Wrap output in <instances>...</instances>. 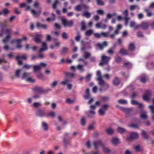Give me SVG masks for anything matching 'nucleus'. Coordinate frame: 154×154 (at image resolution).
<instances>
[{
  "label": "nucleus",
  "instance_id": "6e6552de",
  "mask_svg": "<svg viewBox=\"0 0 154 154\" xmlns=\"http://www.w3.org/2000/svg\"><path fill=\"white\" fill-rule=\"evenodd\" d=\"M140 118L143 120H146L147 119L148 116L146 111L142 110L140 112Z\"/></svg>",
  "mask_w": 154,
  "mask_h": 154
},
{
  "label": "nucleus",
  "instance_id": "c03bdc74",
  "mask_svg": "<svg viewBox=\"0 0 154 154\" xmlns=\"http://www.w3.org/2000/svg\"><path fill=\"white\" fill-rule=\"evenodd\" d=\"M134 149L136 152H139L141 150L140 147L139 145H137L135 146H134Z\"/></svg>",
  "mask_w": 154,
  "mask_h": 154
},
{
  "label": "nucleus",
  "instance_id": "ea45409f",
  "mask_svg": "<svg viewBox=\"0 0 154 154\" xmlns=\"http://www.w3.org/2000/svg\"><path fill=\"white\" fill-rule=\"evenodd\" d=\"M128 48L129 50L131 51H133L134 50L135 47L134 43H131L128 46Z\"/></svg>",
  "mask_w": 154,
  "mask_h": 154
},
{
  "label": "nucleus",
  "instance_id": "a211bd4d",
  "mask_svg": "<svg viewBox=\"0 0 154 154\" xmlns=\"http://www.w3.org/2000/svg\"><path fill=\"white\" fill-rule=\"evenodd\" d=\"M148 79V77L144 74L142 75L140 78V81L142 82H146Z\"/></svg>",
  "mask_w": 154,
  "mask_h": 154
},
{
  "label": "nucleus",
  "instance_id": "4be33fe9",
  "mask_svg": "<svg viewBox=\"0 0 154 154\" xmlns=\"http://www.w3.org/2000/svg\"><path fill=\"white\" fill-rule=\"evenodd\" d=\"M85 95L84 96V98L85 99H88L90 98V94L89 89L87 88L85 92Z\"/></svg>",
  "mask_w": 154,
  "mask_h": 154
},
{
  "label": "nucleus",
  "instance_id": "c756f323",
  "mask_svg": "<svg viewBox=\"0 0 154 154\" xmlns=\"http://www.w3.org/2000/svg\"><path fill=\"white\" fill-rule=\"evenodd\" d=\"M2 14L4 16H6L10 13V10L7 8H4L2 10Z\"/></svg>",
  "mask_w": 154,
  "mask_h": 154
},
{
  "label": "nucleus",
  "instance_id": "0e129e2a",
  "mask_svg": "<svg viewBox=\"0 0 154 154\" xmlns=\"http://www.w3.org/2000/svg\"><path fill=\"white\" fill-rule=\"evenodd\" d=\"M91 54L88 52H86L85 53V59H87L89 58L91 56Z\"/></svg>",
  "mask_w": 154,
  "mask_h": 154
},
{
  "label": "nucleus",
  "instance_id": "b1692460",
  "mask_svg": "<svg viewBox=\"0 0 154 154\" xmlns=\"http://www.w3.org/2000/svg\"><path fill=\"white\" fill-rule=\"evenodd\" d=\"M142 136L145 139L147 140L149 138V136L147 133L144 130H142L141 132Z\"/></svg>",
  "mask_w": 154,
  "mask_h": 154
},
{
  "label": "nucleus",
  "instance_id": "338daca9",
  "mask_svg": "<svg viewBox=\"0 0 154 154\" xmlns=\"http://www.w3.org/2000/svg\"><path fill=\"white\" fill-rule=\"evenodd\" d=\"M42 47L45 48V49L47 50L48 47L47 43L45 42H43L42 44Z\"/></svg>",
  "mask_w": 154,
  "mask_h": 154
},
{
  "label": "nucleus",
  "instance_id": "3c124183",
  "mask_svg": "<svg viewBox=\"0 0 154 154\" xmlns=\"http://www.w3.org/2000/svg\"><path fill=\"white\" fill-rule=\"evenodd\" d=\"M136 8L138 10L140 9V8L137 5H132L130 6V9L131 11H133Z\"/></svg>",
  "mask_w": 154,
  "mask_h": 154
},
{
  "label": "nucleus",
  "instance_id": "864d4df0",
  "mask_svg": "<svg viewBox=\"0 0 154 154\" xmlns=\"http://www.w3.org/2000/svg\"><path fill=\"white\" fill-rule=\"evenodd\" d=\"M118 102L121 104H125L127 103V101L126 100L121 99L118 100Z\"/></svg>",
  "mask_w": 154,
  "mask_h": 154
},
{
  "label": "nucleus",
  "instance_id": "7c9ffc66",
  "mask_svg": "<svg viewBox=\"0 0 154 154\" xmlns=\"http://www.w3.org/2000/svg\"><path fill=\"white\" fill-rule=\"evenodd\" d=\"M10 38L11 35H8L5 38L2 39L3 42L5 43H7Z\"/></svg>",
  "mask_w": 154,
  "mask_h": 154
},
{
  "label": "nucleus",
  "instance_id": "39448f33",
  "mask_svg": "<svg viewBox=\"0 0 154 154\" xmlns=\"http://www.w3.org/2000/svg\"><path fill=\"white\" fill-rule=\"evenodd\" d=\"M139 134L137 132H133L129 136L127 137L126 140L130 141L132 140H135L138 139Z\"/></svg>",
  "mask_w": 154,
  "mask_h": 154
},
{
  "label": "nucleus",
  "instance_id": "6ab92c4d",
  "mask_svg": "<svg viewBox=\"0 0 154 154\" xmlns=\"http://www.w3.org/2000/svg\"><path fill=\"white\" fill-rule=\"evenodd\" d=\"M43 37V35L42 34L36 35L35 37V41L37 43L41 42V39Z\"/></svg>",
  "mask_w": 154,
  "mask_h": 154
},
{
  "label": "nucleus",
  "instance_id": "2eb2a0df",
  "mask_svg": "<svg viewBox=\"0 0 154 154\" xmlns=\"http://www.w3.org/2000/svg\"><path fill=\"white\" fill-rule=\"evenodd\" d=\"M105 90L106 89L102 88L101 87H93L92 89V91L94 93H96L97 91L101 92Z\"/></svg>",
  "mask_w": 154,
  "mask_h": 154
},
{
  "label": "nucleus",
  "instance_id": "423d86ee",
  "mask_svg": "<svg viewBox=\"0 0 154 154\" xmlns=\"http://www.w3.org/2000/svg\"><path fill=\"white\" fill-rule=\"evenodd\" d=\"M27 59L26 55L23 54L22 55H18L16 57V59L17 60L18 64L19 65H22V62L21 60H26Z\"/></svg>",
  "mask_w": 154,
  "mask_h": 154
},
{
  "label": "nucleus",
  "instance_id": "dca6fc26",
  "mask_svg": "<svg viewBox=\"0 0 154 154\" xmlns=\"http://www.w3.org/2000/svg\"><path fill=\"white\" fill-rule=\"evenodd\" d=\"M120 82V79L117 77H115L112 80V83L115 86H118Z\"/></svg>",
  "mask_w": 154,
  "mask_h": 154
},
{
  "label": "nucleus",
  "instance_id": "4d7b16f0",
  "mask_svg": "<svg viewBox=\"0 0 154 154\" xmlns=\"http://www.w3.org/2000/svg\"><path fill=\"white\" fill-rule=\"evenodd\" d=\"M128 126L131 128L139 129V126L137 124H136L129 125H128Z\"/></svg>",
  "mask_w": 154,
  "mask_h": 154
},
{
  "label": "nucleus",
  "instance_id": "69168bd1",
  "mask_svg": "<svg viewBox=\"0 0 154 154\" xmlns=\"http://www.w3.org/2000/svg\"><path fill=\"white\" fill-rule=\"evenodd\" d=\"M21 70H17L16 71L15 73V76L19 78V77L20 74L21 72Z\"/></svg>",
  "mask_w": 154,
  "mask_h": 154
},
{
  "label": "nucleus",
  "instance_id": "2f4dec72",
  "mask_svg": "<svg viewBox=\"0 0 154 154\" xmlns=\"http://www.w3.org/2000/svg\"><path fill=\"white\" fill-rule=\"evenodd\" d=\"M133 108H127L125 113L126 114H130L133 112Z\"/></svg>",
  "mask_w": 154,
  "mask_h": 154
},
{
  "label": "nucleus",
  "instance_id": "c85d7f7f",
  "mask_svg": "<svg viewBox=\"0 0 154 154\" xmlns=\"http://www.w3.org/2000/svg\"><path fill=\"white\" fill-rule=\"evenodd\" d=\"M103 147V150L104 152L106 153H109L110 152V149L107 147H106L104 146V145Z\"/></svg>",
  "mask_w": 154,
  "mask_h": 154
},
{
  "label": "nucleus",
  "instance_id": "c9c22d12",
  "mask_svg": "<svg viewBox=\"0 0 154 154\" xmlns=\"http://www.w3.org/2000/svg\"><path fill=\"white\" fill-rule=\"evenodd\" d=\"M93 30L92 29H90L86 31L85 33V34L86 36H90L93 33Z\"/></svg>",
  "mask_w": 154,
  "mask_h": 154
},
{
  "label": "nucleus",
  "instance_id": "f8f14e48",
  "mask_svg": "<svg viewBox=\"0 0 154 154\" xmlns=\"http://www.w3.org/2000/svg\"><path fill=\"white\" fill-rule=\"evenodd\" d=\"M1 33H0V35L3 36L4 34L9 35L11 33V30L8 29H4L3 28H2L1 29Z\"/></svg>",
  "mask_w": 154,
  "mask_h": 154
},
{
  "label": "nucleus",
  "instance_id": "8fccbe9b",
  "mask_svg": "<svg viewBox=\"0 0 154 154\" xmlns=\"http://www.w3.org/2000/svg\"><path fill=\"white\" fill-rule=\"evenodd\" d=\"M59 82L58 80H55L53 81L51 85L53 87L58 85V84Z\"/></svg>",
  "mask_w": 154,
  "mask_h": 154
},
{
  "label": "nucleus",
  "instance_id": "13d9d810",
  "mask_svg": "<svg viewBox=\"0 0 154 154\" xmlns=\"http://www.w3.org/2000/svg\"><path fill=\"white\" fill-rule=\"evenodd\" d=\"M109 106V105H108L106 104L103 105L100 108L106 111L107 109Z\"/></svg>",
  "mask_w": 154,
  "mask_h": 154
},
{
  "label": "nucleus",
  "instance_id": "49530a36",
  "mask_svg": "<svg viewBox=\"0 0 154 154\" xmlns=\"http://www.w3.org/2000/svg\"><path fill=\"white\" fill-rule=\"evenodd\" d=\"M30 75V73L25 72L24 73L22 77V79H24L26 78L27 77L29 76Z\"/></svg>",
  "mask_w": 154,
  "mask_h": 154
},
{
  "label": "nucleus",
  "instance_id": "bf43d9fd",
  "mask_svg": "<svg viewBox=\"0 0 154 154\" xmlns=\"http://www.w3.org/2000/svg\"><path fill=\"white\" fill-rule=\"evenodd\" d=\"M77 36L75 38V39L77 41H79L81 38V36L80 34V32H77Z\"/></svg>",
  "mask_w": 154,
  "mask_h": 154
},
{
  "label": "nucleus",
  "instance_id": "e2e57ef3",
  "mask_svg": "<svg viewBox=\"0 0 154 154\" xmlns=\"http://www.w3.org/2000/svg\"><path fill=\"white\" fill-rule=\"evenodd\" d=\"M94 36L97 38H99L101 37V33H94Z\"/></svg>",
  "mask_w": 154,
  "mask_h": 154
},
{
  "label": "nucleus",
  "instance_id": "72a5a7b5",
  "mask_svg": "<svg viewBox=\"0 0 154 154\" xmlns=\"http://www.w3.org/2000/svg\"><path fill=\"white\" fill-rule=\"evenodd\" d=\"M82 15L85 17L86 18H88L91 17V13L87 11H85L82 14Z\"/></svg>",
  "mask_w": 154,
  "mask_h": 154
},
{
  "label": "nucleus",
  "instance_id": "1a4fd4ad",
  "mask_svg": "<svg viewBox=\"0 0 154 154\" xmlns=\"http://www.w3.org/2000/svg\"><path fill=\"white\" fill-rule=\"evenodd\" d=\"M36 116L39 117H42L44 116H46V114L44 110L39 109L37 110L35 112Z\"/></svg>",
  "mask_w": 154,
  "mask_h": 154
},
{
  "label": "nucleus",
  "instance_id": "79ce46f5",
  "mask_svg": "<svg viewBox=\"0 0 154 154\" xmlns=\"http://www.w3.org/2000/svg\"><path fill=\"white\" fill-rule=\"evenodd\" d=\"M82 4H79L76 6L75 8V10L77 11H80L82 9Z\"/></svg>",
  "mask_w": 154,
  "mask_h": 154
},
{
  "label": "nucleus",
  "instance_id": "cd10ccee",
  "mask_svg": "<svg viewBox=\"0 0 154 154\" xmlns=\"http://www.w3.org/2000/svg\"><path fill=\"white\" fill-rule=\"evenodd\" d=\"M106 131L107 134L109 135L112 134L114 132L113 129L111 128H109L106 129Z\"/></svg>",
  "mask_w": 154,
  "mask_h": 154
},
{
  "label": "nucleus",
  "instance_id": "774afa93",
  "mask_svg": "<svg viewBox=\"0 0 154 154\" xmlns=\"http://www.w3.org/2000/svg\"><path fill=\"white\" fill-rule=\"evenodd\" d=\"M131 103L133 105H137L139 103V102L137 101L134 100H132L131 101Z\"/></svg>",
  "mask_w": 154,
  "mask_h": 154
},
{
  "label": "nucleus",
  "instance_id": "f704fd0d",
  "mask_svg": "<svg viewBox=\"0 0 154 154\" xmlns=\"http://www.w3.org/2000/svg\"><path fill=\"white\" fill-rule=\"evenodd\" d=\"M76 68L81 72H83L85 71L83 65H79L76 66Z\"/></svg>",
  "mask_w": 154,
  "mask_h": 154
},
{
  "label": "nucleus",
  "instance_id": "7ed1b4c3",
  "mask_svg": "<svg viewBox=\"0 0 154 154\" xmlns=\"http://www.w3.org/2000/svg\"><path fill=\"white\" fill-rule=\"evenodd\" d=\"M47 64L43 63H41L38 64L34 65H33L32 67L33 70L34 72H37L39 71L41 68L45 67Z\"/></svg>",
  "mask_w": 154,
  "mask_h": 154
},
{
  "label": "nucleus",
  "instance_id": "09e8293b",
  "mask_svg": "<svg viewBox=\"0 0 154 154\" xmlns=\"http://www.w3.org/2000/svg\"><path fill=\"white\" fill-rule=\"evenodd\" d=\"M52 15L53 16V17L52 18H48L47 19V20L48 22H50V21H54L55 20V15L53 14H52Z\"/></svg>",
  "mask_w": 154,
  "mask_h": 154
},
{
  "label": "nucleus",
  "instance_id": "a18cd8bd",
  "mask_svg": "<svg viewBox=\"0 0 154 154\" xmlns=\"http://www.w3.org/2000/svg\"><path fill=\"white\" fill-rule=\"evenodd\" d=\"M97 5L99 6H103L104 5V3L102 0H96Z\"/></svg>",
  "mask_w": 154,
  "mask_h": 154
},
{
  "label": "nucleus",
  "instance_id": "a19ab883",
  "mask_svg": "<svg viewBox=\"0 0 154 154\" xmlns=\"http://www.w3.org/2000/svg\"><path fill=\"white\" fill-rule=\"evenodd\" d=\"M99 114L101 116H104L105 115V111L100 108L98 110Z\"/></svg>",
  "mask_w": 154,
  "mask_h": 154
},
{
  "label": "nucleus",
  "instance_id": "ddd939ff",
  "mask_svg": "<svg viewBox=\"0 0 154 154\" xmlns=\"http://www.w3.org/2000/svg\"><path fill=\"white\" fill-rule=\"evenodd\" d=\"M97 80L98 82V84L101 86H108L107 83L101 78H97Z\"/></svg>",
  "mask_w": 154,
  "mask_h": 154
},
{
  "label": "nucleus",
  "instance_id": "e433bc0d",
  "mask_svg": "<svg viewBox=\"0 0 154 154\" xmlns=\"http://www.w3.org/2000/svg\"><path fill=\"white\" fill-rule=\"evenodd\" d=\"M81 24V30H85L86 27L85 21H82Z\"/></svg>",
  "mask_w": 154,
  "mask_h": 154
},
{
  "label": "nucleus",
  "instance_id": "37998d69",
  "mask_svg": "<svg viewBox=\"0 0 154 154\" xmlns=\"http://www.w3.org/2000/svg\"><path fill=\"white\" fill-rule=\"evenodd\" d=\"M67 51V48L66 47H64L60 50V53L61 55H64L66 53Z\"/></svg>",
  "mask_w": 154,
  "mask_h": 154
},
{
  "label": "nucleus",
  "instance_id": "aec40b11",
  "mask_svg": "<svg viewBox=\"0 0 154 154\" xmlns=\"http://www.w3.org/2000/svg\"><path fill=\"white\" fill-rule=\"evenodd\" d=\"M41 127L45 131H47L49 129L48 124L45 122H42L41 124Z\"/></svg>",
  "mask_w": 154,
  "mask_h": 154
},
{
  "label": "nucleus",
  "instance_id": "5fc2aeb1",
  "mask_svg": "<svg viewBox=\"0 0 154 154\" xmlns=\"http://www.w3.org/2000/svg\"><path fill=\"white\" fill-rule=\"evenodd\" d=\"M62 23L63 25L65 27H66L67 25V20L64 18H63L62 19Z\"/></svg>",
  "mask_w": 154,
  "mask_h": 154
},
{
  "label": "nucleus",
  "instance_id": "9b49d317",
  "mask_svg": "<svg viewBox=\"0 0 154 154\" xmlns=\"http://www.w3.org/2000/svg\"><path fill=\"white\" fill-rule=\"evenodd\" d=\"M27 38L26 36H24L22 39H18L13 40L11 42V43H15L18 44L20 43L23 40H27Z\"/></svg>",
  "mask_w": 154,
  "mask_h": 154
},
{
  "label": "nucleus",
  "instance_id": "58836bf2",
  "mask_svg": "<svg viewBox=\"0 0 154 154\" xmlns=\"http://www.w3.org/2000/svg\"><path fill=\"white\" fill-rule=\"evenodd\" d=\"M115 60L116 63H119L121 62L122 61V58L120 57L117 55L115 58Z\"/></svg>",
  "mask_w": 154,
  "mask_h": 154
},
{
  "label": "nucleus",
  "instance_id": "603ef678",
  "mask_svg": "<svg viewBox=\"0 0 154 154\" xmlns=\"http://www.w3.org/2000/svg\"><path fill=\"white\" fill-rule=\"evenodd\" d=\"M124 65L126 67L128 68H131L132 66V64L129 62L124 63Z\"/></svg>",
  "mask_w": 154,
  "mask_h": 154
},
{
  "label": "nucleus",
  "instance_id": "9d476101",
  "mask_svg": "<svg viewBox=\"0 0 154 154\" xmlns=\"http://www.w3.org/2000/svg\"><path fill=\"white\" fill-rule=\"evenodd\" d=\"M107 44L106 42H104L102 44L98 43L95 45V48L96 49H98L100 50H102L103 48L107 46Z\"/></svg>",
  "mask_w": 154,
  "mask_h": 154
},
{
  "label": "nucleus",
  "instance_id": "4468645a",
  "mask_svg": "<svg viewBox=\"0 0 154 154\" xmlns=\"http://www.w3.org/2000/svg\"><path fill=\"white\" fill-rule=\"evenodd\" d=\"M139 25V27H140L144 30L148 29L149 26V23L145 21L142 22Z\"/></svg>",
  "mask_w": 154,
  "mask_h": 154
},
{
  "label": "nucleus",
  "instance_id": "de8ad7c7",
  "mask_svg": "<svg viewBox=\"0 0 154 154\" xmlns=\"http://www.w3.org/2000/svg\"><path fill=\"white\" fill-rule=\"evenodd\" d=\"M101 33V37H107L109 35V33L108 32H102Z\"/></svg>",
  "mask_w": 154,
  "mask_h": 154
},
{
  "label": "nucleus",
  "instance_id": "f3484780",
  "mask_svg": "<svg viewBox=\"0 0 154 154\" xmlns=\"http://www.w3.org/2000/svg\"><path fill=\"white\" fill-rule=\"evenodd\" d=\"M31 13L32 14L33 16L35 18H37L41 14V10H40V11L37 12H36L34 10H31Z\"/></svg>",
  "mask_w": 154,
  "mask_h": 154
},
{
  "label": "nucleus",
  "instance_id": "473e14b6",
  "mask_svg": "<svg viewBox=\"0 0 154 154\" xmlns=\"http://www.w3.org/2000/svg\"><path fill=\"white\" fill-rule=\"evenodd\" d=\"M92 75L91 74H88L85 77V81L86 82H88L90 80Z\"/></svg>",
  "mask_w": 154,
  "mask_h": 154
},
{
  "label": "nucleus",
  "instance_id": "20e7f679",
  "mask_svg": "<svg viewBox=\"0 0 154 154\" xmlns=\"http://www.w3.org/2000/svg\"><path fill=\"white\" fill-rule=\"evenodd\" d=\"M111 59V57H110L105 55L102 56L101 57V62L99 63V65L102 66L104 64L108 63Z\"/></svg>",
  "mask_w": 154,
  "mask_h": 154
},
{
  "label": "nucleus",
  "instance_id": "680f3d73",
  "mask_svg": "<svg viewBox=\"0 0 154 154\" xmlns=\"http://www.w3.org/2000/svg\"><path fill=\"white\" fill-rule=\"evenodd\" d=\"M86 123V119L84 118H82L81 120V124L83 125L84 126Z\"/></svg>",
  "mask_w": 154,
  "mask_h": 154
},
{
  "label": "nucleus",
  "instance_id": "6e6d98bb",
  "mask_svg": "<svg viewBox=\"0 0 154 154\" xmlns=\"http://www.w3.org/2000/svg\"><path fill=\"white\" fill-rule=\"evenodd\" d=\"M55 115V113L53 111L50 112L49 113L46 114V116H51L52 117H54Z\"/></svg>",
  "mask_w": 154,
  "mask_h": 154
},
{
  "label": "nucleus",
  "instance_id": "f03ea898",
  "mask_svg": "<svg viewBox=\"0 0 154 154\" xmlns=\"http://www.w3.org/2000/svg\"><path fill=\"white\" fill-rule=\"evenodd\" d=\"M100 103V101H97L93 105H91L89 107L90 110H89V113L90 114L92 115H94L95 114V110L96 109L97 106H99Z\"/></svg>",
  "mask_w": 154,
  "mask_h": 154
},
{
  "label": "nucleus",
  "instance_id": "052dcab7",
  "mask_svg": "<svg viewBox=\"0 0 154 154\" xmlns=\"http://www.w3.org/2000/svg\"><path fill=\"white\" fill-rule=\"evenodd\" d=\"M120 53L122 54L126 55L127 54L126 51L124 49H122L120 51Z\"/></svg>",
  "mask_w": 154,
  "mask_h": 154
},
{
  "label": "nucleus",
  "instance_id": "f257e3e1",
  "mask_svg": "<svg viewBox=\"0 0 154 154\" xmlns=\"http://www.w3.org/2000/svg\"><path fill=\"white\" fill-rule=\"evenodd\" d=\"M49 88H44L43 87H35L33 89V91L36 93L44 94L48 93L50 91Z\"/></svg>",
  "mask_w": 154,
  "mask_h": 154
},
{
  "label": "nucleus",
  "instance_id": "412c9836",
  "mask_svg": "<svg viewBox=\"0 0 154 154\" xmlns=\"http://www.w3.org/2000/svg\"><path fill=\"white\" fill-rule=\"evenodd\" d=\"M63 144L65 147H66L67 145V134H65L63 139Z\"/></svg>",
  "mask_w": 154,
  "mask_h": 154
},
{
  "label": "nucleus",
  "instance_id": "a878e982",
  "mask_svg": "<svg viewBox=\"0 0 154 154\" xmlns=\"http://www.w3.org/2000/svg\"><path fill=\"white\" fill-rule=\"evenodd\" d=\"M130 27L131 28L134 27V29H136L139 27V25H136V23L134 21H131L130 23Z\"/></svg>",
  "mask_w": 154,
  "mask_h": 154
},
{
  "label": "nucleus",
  "instance_id": "bb28decb",
  "mask_svg": "<svg viewBox=\"0 0 154 154\" xmlns=\"http://www.w3.org/2000/svg\"><path fill=\"white\" fill-rule=\"evenodd\" d=\"M125 131V129L124 128L120 127H118L117 129V132L121 134L124 133Z\"/></svg>",
  "mask_w": 154,
  "mask_h": 154
},
{
  "label": "nucleus",
  "instance_id": "5701e85b",
  "mask_svg": "<svg viewBox=\"0 0 154 154\" xmlns=\"http://www.w3.org/2000/svg\"><path fill=\"white\" fill-rule=\"evenodd\" d=\"M119 139L117 137H113L111 140V142L112 144L116 145L119 143Z\"/></svg>",
  "mask_w": 154,
  "mask_h": 154
},
{
  "label": "nucleus",
  "instance_id": "4c0bfd02",
  "mask_svg": "<svg viewBox=\"0 0 154 154\" xmlns=\"http://www.w3.org/2000/svg\"><path fill=\"white\" fill-rule=\"evenodd\" d=\"M144 11L146 13V16L150 17L152 16V13L149 11L147 9H145Z\"/></svg>",
  "mask_w": 154,
  "mask_h": 154
},
{
  "label": "nucleus",
  "instance_id": "393cba45",
  "mask_svg": "<svg viewBox=\"0 0 154 154\" xmlns=\"http://www.w3.org/2000/svg\"><path fill=\"white\" fill-rule=\"evenodd\" d=\"M37 27L38 28H42L44 29H47V26L46 25L43 24L37 23L36 24Z\"/></svg>",
  "mask_w": 154,
  "mask_h": 154
},
{
  "label": "nucleus",
  "instance_id": "0eeeda50",
  "mask_svg": "<svg viewBox=\"0 0 154 154\" xmlns=\"http://www.w3.org/2000/svg\"><path fill=\"white\" fill-rule=\"evenodd\" d=\"M93 145L94 149L96 150H97L98 149L99 147L100 146H101L102 147V146H103V144L100 140H98L94 141Z\"/></svg>",
  "mask_w": 154,
  "mask_h": 154
}]
</instances>
